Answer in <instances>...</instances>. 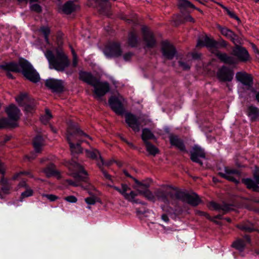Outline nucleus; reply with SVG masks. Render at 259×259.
Segmentation results:
<instances>
[{"label": "nucleus", "instance_id": "338daca9", "mask_svg": "<svg viewBox=\"0 0 259 259\" xmlns=\"http://www.w3.org/2000/svg\"><path fill=\"white\" fill-rule=\"evenodd\" d=\"M249 44L251 45L252 48L255 53L256 54L257 52H258L259 50L255 44L252 42H249Z\"/></svg>", "mask_w": 259, "mask_h": 259}, {"label": "nucleus", "instance_id": "09e8293b", "mask_svg": "<svg viewBox=\"0 0 259 259\" xmlns=\"http://www.w3.org/2000/svg\"><path fill=\"white\" fill-rule=\"evenodd\" d=\"M30 10L36 13H40L41 12V7L37 4H31L30 6Z\"/></svg>", "mask_w": 259, "mask_h": 259}, {"label": "nucleus", "instance_id": "39448f33", "mask_svg": "<svg viewBox=\"0 0 259 259\" xmlns=\"http://www.w3.org/2000/svg\"><path fill=\"white\" fill-rule=\"evenodd\" d=\"M219 28L222 35L230 39L235 44V48L233 50V53L235 56L242 60L243 59V49L241 46V40L231 30L221 26H219Z\"/></svg>", "mask_w": 259, "mask_h": 259}, {"label": "nucleus", "instance_id": "e2e57ef3", "mask_svg": "<svg viewBox=\"0 0 259 259\" xmlns=\"http://www.w3.org/2000/svg\"><path fill=\"white\" fill-rule=\"evenodd\" d=\"M236 77L238 81H240L241 82H243V73H237L236 74Z\"/></svg>", "mask_w": 259, "mask_h": 259}, {"label": "nucleus", "instance_id": "a19ab883", "mask_svg": "<svg viewBox=\"0 0 259 259\" xmlns=\"http://www.w3.org/2000/svg\"><path fill=\"white\" fill-rule=\"evenodd\" d=\"M16 124L12 125L8 119L2 118L0 119V128H4L8 126L14 127Z\"/></svg>", "mask_w": 259, "mask_h": 259}, {"label": "nucleus", "instance_id": "6ab92c4d", "mask_svg": "<svg viewBox=\"0 0 259 259\" xmlns=\"http://www.w3.org/2000/svg\"><path fill=\"white\" fill-rule=\"evenodd\" d=\"M207 206L211 210H218L220 212L222 211L223 213H226L228 212L233 210L231 205L226 203L218 204L215 202L211 201L208 203Z\"/></svg>", "mask_w": 259, "mask_h": 259}, {"label": "nucleus", "instance_id": "9b49d317", "mask_svg": "<svg viewBox=\"0 0 259 259\" xmlns=\"http://www.w3.org/2000/svg\"><path fill=\"white\" fill-rule=\"evenodd\" d=\"M142 32L145 47L148 48H154L156 46V40L152 32L146 26H143L142 27Z\"/></svg>", "mask_w": 259, "mask_h": 259}, {"label": "nucleus", "instance_id": "0eeeda50", "mask_svg": "<svg viewBox=\"0 0 259 259\" xmlns=\"http://www.w3.org/2000/svg\"><path fill=\"white\" fill-rule=\"evenodd\" d=\"M222 178L238 184L241 179V172L238 170L229 167H225L223 170L219 172Z\"/></svg>", "mask_w": 259, "mask_h": 259}, {"label": "nucleus", "instance_id": "bb28decb", "mask_svg": "<svg viewBox=\"0 0 259 259\" xmlns=\"http://www.w3.org/2000/svg\"><path fill=\"white\" fill-rule=\"evenodd\" d=\"M78 9V6L74 2L69 1L66 3L62 7V11L66 14H70Z\"/></svg>", "mask_w": 259, "mask_h": 259}, {"label": "nucleus", "instance_id": "f8f14e48", "mask_svg": "<svg viewBox=\"0 0 259 259\" xmlns=\"http://www.w3.org/2000/svg\"><path fill=\"white\" fill-rule=\"evenodd\" d=\"M104 53L107 57H118L121 55L122 50L118 43L113 42L106 47Z\"/></svg>", "mask_w": 259, "mask_h": 259}, {"label": "nucleus", "instance_id": "a878e982", "mask_svg": "<svg viewBox=\"0 0 259 259\" xmlns=\"http://www.w3.org/2000/svg\"><path fill=\"white\" fill-rule=\"evenodd\" d=\"M33 146L36 153H40L45 146V141L42 137H35L33 141Z\"/></svg>", "mask_w": 259, "mask_h": 259}, {"label": "nucleus", "instance_id": "5701e85b", "mask_svg": "<svg viewBox=\"0 0 259 259\" xmlns=\"http://www.w3.org/2000/svg\"><path fill=\"white\" fill-rule=\"evenodd\" d=\"M79 78L82 81L93 86L96 82L97 79L94 77L91 73L80 71L79 73Z\"/></svg>", "mask_w": 259, "mask_h": 259}, {"label": "nucleus", "instance_id": "c85d7f7f", "mask_svg": "<svg viewBox=\"0 0 259 259\" xmlns=\"http://www.w3.org/2000/svg\"><path fill=\"white\" fill-rule=\"evenodd\" d=\"M247 114L252 122L255 121L259 116V109L256 107L250 106L247 109Z\"/></svg>", "mask_w": 259, "mask_h": 259}, {"label": "nucleus", "instance_id": "2f4dec72", "mask_svg": "<svg viewBox=\"0 0 259 259\" xmlns=\"http://www.w3.org/2000/svg\"><path fill=\"white\" fill-rule=\"evenodd\" d=\"M137 191L140 194L143 195L148 200L155 202L156 196L149 190H142L140 189H137Z\"/></svg>", "mask_w": 259, "mask_h": 259}, {"label": "nucleus", "instance_id": "5fc2aeb1", "mask_svg": "<svg viewBox=\"0 0 259 259\" xmlns=\"http://www.w3.org/2000/svg\"><path fill=\"white\" fill-rule=\"evenodd\" d=\"M96 198L94 196L87 197L85 199V201L87 203L90 205H93L96 202Z\"/></svg>", "mask_w": 259, "mask_h": 259}, {"label": "nucleus", "instance_id": "4be33fe9", "mask_svg": "<svg viewBox=\"0 0 259 259\" xmlns=\"http://www.w3.org/2000/svg\"><path fill=\"white\" fill-rule=\"evenodd\" d=\"M216 56L223 63L229 65H233L237 63V60L232 56H228L226 53L216 51L215 53Z\"/></svg>", "mask_w": 259, "mask_h": 259}, {"label": "nucleus", "instance_id": "f03ea898", "mask_svg": "<svg viewBox=\"0 0 259 259\" xmlns=\"http://www.w3.org/2000/svg\"><path fill=\"white\" fill-rule=\"evenodd\" d=\"M67 140L69 144L70 148L72 153H79L82 152L80 147L81 142L83 137L91 139V138L78 128V125L71 120L67 122Z\"/></svg>", "mask_w": 259, "mask_h": 259}, {"label": "nucleus", "instance_id": "dca6fc26", "mask_svg": "<svg viewBox=\"0 0 259 259\" xmlns=\"http://www.w3.org/2000/svg\"><path fill=\"white\" fill-rule=\"evenodd\" d=\"M93 87L94 88V93L97 97L104 96L110 90L108 83L106 82H100L98 80Z\"/></svg>", "mask_w": 259, "mask_h": 259}, {"label": "nucleus", "instance_id": "cd10ccee", "mask_svg": "<svg viewBox=\"0 0 259 259\" xmlns=\"http://www.w3.org/2000/svg\"><path fill=\"white\" fill-rule=\"evenodd\" d=\"M216 45L217 42L205 36L203 40H198L196 47H199L205 46L208 48H213L215 47Z\"/></svg>", "mask_w": 259, "mask_h": 259}, {"label": "nucleus", "instance_id": "864d4df0", "mask_svg": "<svg viewBox=\"0 0 259 259\" xmlns=\"http://www.w3.org/2000/svg\"><path fill=\"white\" fill-rule=\"evenodd\" d=\"M64 200L70 203H76L77 201V198L73 195L65 197Z\"/></svg>", "mask_w": 259, "mask_h": 259}, {"label": "nucleus", "instance_id": "423d86ee", "mask_svg": "<svg viewBox=\"0 0 259 259\" xmlns=\"http://www.w3.org/2000/svg\"><path fill=\"white\" fill-rule=\"evenodd\" d=\"M125 122L128 125L136 132L140 130V127L147 124L150 120L145 116L138 117L132 113H127L125 115Z\"/></svg>", "mask_w": 259, "mask_h": 259}, {"label": "nucleus", "instance_id": "ea45409f", "mask_svg": "<svg viewBox=\"0 0 259 259\" xmlns=\"http://www.w3.org/2000/svg\"><path fill=\"white\" fill-rule=\"evenodd\" d=\"M112 187L122 195H123L124 194V192H127V191L130 190V188L126 184H122L121 189H120L116 186H112Z\"/></svg>", "mask_w": 259, "mask_h": 259}, {"label": "nucleus", "instance_id": "c9c22d12", "mask_svg": "<svg viewBox=\"0 0 259 259\" xmlns=\"http://www.w3.org/2000/svg\"><path fill=\"white\" fill-rule=\"evenodd\" d=\"M52 116L50 111L48 109H46V114L40 117V120L41 122L45 124H47L49 120L52 118Z\"/></svg>", "mask_w": 259, "mask_h": 259}, {"label": "nucleus", "instance_id": "79ce46f5", "mask_svg": "<svg viewBox=\"0 0 259 259\" xmlns=\"http://www.w3.org/2000/svg\"><path fill=\"white\" fill-rule=\"evenodd\" d=\"M113 161H114L113 160H110L108 161L105 162L101 156H100V162H97V165L100 168H101L103 165H106L107 166H110L112 164Z\"/></svg>", "mask_w": 259, "mask_h": 259}, {"label": "nucleus", "instance_id": "c756f323", "mask_svg": "<svg viewBox=\"0 0 259 259\" xmlns=\"http://www.w3.org/2000/svg\"><path fill=\"white\" fill-rule=\"evenodd\" d=\"M244 184L246 186L247 188L251 190L253 192H259V186L251 179H244Z\"/></svg>", "mask_w": 259, "mask_h": 259}, {"label": "nucleus", "instance_id": "58836bf2", "mask_svg": "<svg viewBox=\"0 0 259 259\" xmlns=\"http://www.w3.org/2000/svg\"><path fill=\"white\" fill-rule=\"evenodd\" d=\"M54 165L51 164L49 166L46 167L43 170V171L48 177H50L55 174V170L54 169Z\"/></svg>", "mask_w": 259, "mask_h": 259}, {"label": "nucleus", "instance_id": "f704fd0d", "mask_svg": "<svg viewBox=\"0 0 259 259\" xmlns=\"http://www.w3.org/2000/svg\"><path fill=\"white\" fill-rule=\"evenodd\" d=\"M178 6L181 10L185 9L187 8H195L194 6L187 0H178Z\"/></svg>", "mask_w": 259, "mask_h": 259}, {"label": "nucleus", "instance_id": "4d7b16f0", "mask_svg": "<svg viewBox=\"0 0 259 259\" xmlns=\"http://www.w3.org/2000/svg\"><path fill=\"white\" fill-rule=\"evenodd\" d=\"M72 53L73 55V61H72V66L74 67H76L77 65V55L75 53L74 50L72 49Z\"/></svg>", "mask_w": 259, "mask_h": 259}, {"label": "nucleus", "instance_id": "69168bd1", "mask_svg": "<svg viewBox=\"0 0 259 259\" xmlns=\"http://www.w3.org/2000/svg\"><path fill=\"white\" fill-rule=\"evenodd\" d=\"M100 169L102 170L103 174L106 179L110 180H111V176L110 175H109L105 170H104L102 168V167H101V168H100Z\"/></svg>", "mask_w": 259, "mask_h": 259}, {"label": "nucleus", "instance_id": "4468645a", "mask_svg": "<svg viewBox=\"0 0 259 259\" xmlns=\"http://www.w3.org/2000/svg\"><path fill=\"white\" fill-rule=\"evenodd\" d=\"M45 85L54 92H62L64 89V82L62 80L50 78L46 80Z\"/></svg>", "mask_w": 259, "mask_h": 259}, {"label": "nucleus", "instance_id": "7ed1b4c3", "mask_svg": "<svg viewBox=\"0 0 259 259\" xmlns=\"http://www.w3.org/2000/svg\"><path fill=\"white\" fill-rule=\"evenodd\" d=\"M45 56L49 61L50 68L58 71H63L69 65L67 57L61 50L57 51L56 57L51 51L48 50L45 53Z\"/></svg>", "mask_w": 259, "mask_h": 259}, {"label": "nucleus", "instance_id": "72a5a7b5", "mask_svg": "<svg viewBox=\"0 0 259 259\" xmlns=\"http://www.w3.org/2000/svg\"><path fill=\"white\" fill-rule=\"evenodd\" d=\"M154 138V135L148 128H144L142 131V138L145 143L148 142V140Z\"/></svg>", "mask_w": 259, "mask_h": 259}, {"label": "nucleus", "instance_id": "4c0bfd02", "mask_svg": "<svg viewBox=\"0 0 259 259\" xmlns=\"http://www.w3.org/2000/svg\"><path fill=\"white\" fill-rule=\"evenodd\" d=\"M232 247L241 252L243 250V241L241 239H237L233 242Z\"/></svg>", "mask_w": 259, "mask_h": 259}, {"label": "nucleus", "instance_id": "2eb2a0df", "mask_svg": "<svg viewBox=\"0 0 259 259\" xmlns=\"http://www.w3.org/2000/svg\"><path fill=\"white\" fill-rule=\"evenodd\" d=\"M161 51L163 56L168 60L172 59L176 54L174 46L167 41L162 42Z\"/></svg>", "mask_w": 259, "mask_h": 259}, {"label": "nucleus", "instance_id": "49530a36", "mask_svg": "<svg viewBox=\"0 0 259 259\" xmlns=\"http://www.w3.org/2000/svg\"><path fill=\"white\" fill-rule=\"evenodd\" d=\"M42 197H46L50 201L53 202L58 200L59 198L58 196L54 195V194H42Z\"/></svg>", "mask_w": 259, "mask_h": 259}, {"label": "nucleus", "instance_id": "393cba45", "mask_svg": "<svg viewBox=\"0 0 259 259\" xmlns=\"http://www.w3.org/2000/svg\"><path fill=\"white\" fill-rule=\"evenodd\" d=\"M128 44L132 47H136L138 46L139 40L138 39V33L135 30H131L128 36Z\"/></svg>", "mask_w": 259, "mask_h": 259}, {"label": "nucleus", "instance_id": "ddd939ff", "mask_svg": "<svg viewBox=\"0 0 259 259\" xmlns=\"http://www.w3.org/2000/svg\"><path fill=\"white\" fill-rule=\"evenodd\" d=\"M216 75L221 81H230L233 78V72L226 66H223L219 68Z\"/></svg>", "mask_w": 259, "mask_h": 259}, {"label": "nucleus", "instance_id": "c03bdc74", "mask_svg": "<svg viewBox=\"0 0 259 259\" xmlns=\"http://www.w3.org/2000/svg\"><path fill=\"white\" fill-rule=\"evenodd\" d=\"M135 182L139 186V188L137 189H140L142 190H149L148 188L150 186V184L148 183H143L139 182L136 179H134Z\"/></svg>", "mask_w": 259, "mask_h": 259}, {"label": "nucleus", "instance_id": "774afa93", "mask_svg": "<svg viewBox=\"0 0 259 259\" xmlns=\"http://www.w3.org/2000/svg\"><path fill=\"white\" fill-rule=\"evenodd\" d=\"M19 186L20 187H24L26 188H29L25 181H22L19 184Z\"/></svg>", "mask_w": 259, "mask_h": 259}, {"label": "nucleus", "instance_id": "de8ad7c7", "mask_svg": "<svg viewBox=\"0 0 259 259\" xmlns=\"http://www.w3.org/2000/svg\"><path fill=\"white\" fill-rule=\"evenodd\" d=\"M220 5L227 12V14L232 18H234L236 19L239 22H241V20L239 19V18L235 15V14L232 11H230L227 7L224 6L223 5L220 4Z\"/></svg>", "mask_w": 259, "mask_h": 259}, {"label": "nucleus", "instance_id": "bf43d9fd", "mask_svg": "<svg viewBox=\"0 0 259 259\" xmlns=\"http://www.w3.org/2000/svg\"><path fill=\"white\" fill-rule=\"evenodd\" d=\"M133 56V54L132 53L128 52V53H125L123 55V59L125 61H129L131 59V58Z\"/></svg>", "mask_w": 259, "mask_h": 259}, {"label": "nucleus", "instance_id": "a18cd8bd", "mask_svg": "<svg viewBox=\"0 0 259 259\" xmlns=\"http://www.w3.org/2000/svg\"><path fill=\"white\" fill-rule=\"evenodd\" d=\"M33 193V192L32 189L29 188H26V191L21 193L20 200L22 201L23 199L24 198L32 196Z\"/></svg>", "mask_w": 259, "mask_h": 259}, {"label": "nucleus", "instance_id": "7c9ffc66", "mask_svg": "<svg viewBox=\"0 0 259 259\" xmlns=\"http://www.w3.org/2000/svg\"><path fill=\"white\" fill-rule=\"evenodd\" d=\"M86 156L92 159H95L98 162H100V153L96 149L91 150H85Z\"/></svg>", "mask_w": 259, "mask_h": 259}, {"label": "nucleus", "instance_id": "f257e3e1", "mask_svg": "<svg viewBox=\"0 0 259 259\" xmlns=\"http://www.w3.org/2000/svg\"><path fill=\"white\" fill-rule=\"evenodd\" d=\"M0 68L8 71L22 72L27 79L34 83L40 80L38 73L32 66L27 61L23 59H20L18 63L14 62L6 63L0 65Z\"/></svg>", "mask_w": 259, "mask_h": 259}, {"label": "nucleus", "instance_id": "f3484780", "mask_svg": "<svg viewBox=\"0 0 259 259\" xmlns=\"http://www.w3.org/2000/svg\"><path fill=\"white\" fill-rule=\"evenodd\" d=\"M6 111L10 119L14 121L11 122L9 121L10 122L12 125L16 124L14 127L16 126L17 123L16 122L19 119L21 115L20 110L15 105L12 104L6 108ZM8 120H10L9 119Z\"/></svg>", "mask_w": 259, "mask_h": 259}, {"label": "nucleus", "instance_id": "412c9836", "mask_svg": "<svg viewBox=\"0 0 259 259\" xmlns=\"http://www.w3.org/2000/svg\"><path fill=\"white\" fill-rule=\"evenodd\" d=\"M109 103L112 109L117 114L121 115L124 110L121 102L116 98L112 97L109 100Z\"/></svg>", "mask_w": 259, "mask_h": 259}, {"label": "nucleus", "instance_id": "b1692460", "mask_svg": "<svg viewBox=\"0 0 259 259\" xmlns=\"http://www.w3.org/2000/svg\"><path fill=\"white\" fill-rule=\"evenodd\" d=\"M169 141L171 145L175 146L181 151L186 152L183 141L177 136L171 135L169 137Z\"/></svg>", "mask_w": 259, "mask_h": 259}, {"label": "nucleus", "instance_id": "052dcab7", "mask_svg": "<svg viewBox=\"0 0 259 259\" xmlns=\"http://www.w3.org/2000/svg\"><path fill=\"white\" fill-rule=\"evenodd\" d=\"M11 189V186L10 184L5 185V186H2V190L5 193H8L10 189Z\"/></svg>", "mask_w": 259, "mask_h": 259}, {"label": "nucleus", "instance_id": "aec40b11", "mask_svg": "<svg viewBox=\"0 0 259 259\" xmlns=\"http://www.w3.org/2000/svg\"><path fill=\"white\" fill-rule=\"evenodd\" d=\"M253 76L251 74L244 71V91H249L252 93H255L256 91L253 87Z\"/></svg>", "mask_w": 259, "mask_h": 259}, {"label": "nucleus", "instance_id": "6e6d98bb", "mask_svg": "<svg viewBox=\"0 0 259 259\" xmlns=\"http://www.w3.org/2000/svg\"><path fill=\"white\" fill-rule=\"evenodd\" d=\"M244 232H252L255 230V229L253 228V225L250 224L249 226H247L246 224L244 223Z\"/></svg>", "mask_w": 259, "mask_h": 259}, {"label": "nucleus", "instance_id": "8fccbe9b", "mask_svg": "<svg viewBox=\"0 0 259 259\" xmlns=\"http://www.w3.org/2000/svg\"><path fill=\"white\" fill-rule=\"evenodd\" d=\"M179 66L184 70H188L190 69L191 65L187 63L182 61H179Z\"/></svg>", "mask_w": 259, "mask_h": 259}, {"label": "nucleus", "instance_id": "6e6552de", "mask_svg": "<svg viewBox=\"0 0 259 259\" xmlns=\"http://www.w3.org/2000/svg\"><path fill=\"white\" fill-rule=\"evenodd\" d=\"M16 101L21 105L24 106L26 113H32L35 109V104L33 99H29L26 94H21L16 97Z\"/></svg>", "mask_w": 259, "mask_h": 259}, {"label": "nucleus", "instance_id": "20e7f679", "mask_svg": "<svg viewBox=\"0 0 259 259\" xmlns=\"http://www.w3.org/2000/svg\"><path fill=\"white\" fill-rule=\"evenodd\" d=\"M179 191L170 187L164 189H158L155 192L156 198L166 204L176 206L178 205Z\"/></svg>", "mask_w": 259, "mask_h": 259}, {"label": "nucleus", "instance_id": "37998d69", "mask_svg": "<svg viewBox=\"0 0 259 259\" xmlns=\"http://www.w3.org/2000/svg\"><path fill=\"white\" fill-rule=\"evenodd\" d=\"M40 31L44 34L45 36V40L47 43H49V35L50 33V29L48 27H42L40 29Z\"/></svg>", "mask_w": 259, "mask_h": 259}, {"label": "nucleus", "instance_id": "0e129e2a", "mask_svg": "<svg viewBox=\"0 0 259 259\" xmlns=\"http://www.w3.org/2000/svg\"><path fill=\"white\" fill-rule=\"evenodd\" d=\"M184 20L186 22L187 21H189V22H191L192 23H194L195 22V20L194 19V18H193L190 15H188L187 16H186L184 18Z\"/></svg>", "mask_w": 259, "mask_h": 259}, {"label": "nucleus", "instance_id": "603ef678", "mask_svg": "<svg viewBox=\"0 0 259 259\" xmlns=\"http://www.w3.org/2000/svg\"><path fill=\"white\" fill-rule=\"evenodd\" d=\"M251 57L248 53V51L244 48V63L246 62H251Z\"/></svg>", "mask_w": 259, "mask_h": 259}, {"label": "nucleus", "instance_id": "680f3d73", "mask_svg": "<svg viewBox=\"0 0 259 259\" xmlns=\"http://www.w3.org/2000/svg\"><path fill=\"white\" fill-rule=\"evenodd\" d=\"M0 184L2 186H5L9 184L8 181L7 179L4 177H2L0 181Z\"/></svg>", "mask_w": 259, "mask_h": 259}, {"label": "nucleus", "instance_id": "a211bd4d", "mask_svg": "<svg viewBox=\"0 0 259 259\" xmlns=\"http://www.w3.org/2000/svg\"><path fill=\"white\" fill-rule=\"evenodd\" d=\"M205 157V154L203 150L197 146H195L191 151L190 158L192 161L199 163L200 165H202L203 163L199 158H204Z\"/></svg>", "mask_w": 259, "mask_h": 259}, {"label": "nucleus", "instance_id": "13d9d810", "mask_svg": "<svg viewBox=\"0 0 259 259\" xmlns=\"http://www.w3.org/2000/svg\"><path fill=\"white\" fill-rule=\"evenodd\" d=\"M244 248L247 244L251 245V239L250 236L247 235H244Z\"/></svg>", "mask_w": 259, "mask_h": 259}, {"label": "nucleus", "instance_id": "1a4fd4ad", "mask_svg": "<svg viewBox=\"0 0 259 259\" xmlns=\"http://www.w3.org/2000/svg\"><path fill=\"white\" fill-rule=\"evenodd\" d=\"M69 168L78 171L72 174L73 177L77 181H85L88 179V173L83 167L75 161H71Z\"/></svg>", "mask_w": 259, "mask_h": 259}, {"label": "nucleus", "instance_id": "473e14b6", "mask_svg": "<svg viewBox=\"0 0 259 259\" xmlns=\"http://www.w3.org/2000/svg\"><path fill=\"white\" fill-rule=\"evenodd\" d=\"M146 145V150L151 155L155 156L156 154L159 153V150L155 146L151 144L149 142H146L145 143Z\"/></svg>", "mask_w": 259, "mask_h": 259}, {"label": "nucleus", "instance_id": "3c124183", "mask_svg": "<svg viewBox=\"0 0 259 259\" xmlns=\"http://www.w3.org/2000/svg\"><path fill=\"white\" fill-rule=\"evenodd\" d=\"M253 176L256 184H259V167L255 166Z\"/></svg>", "mask_w": 259, "mask_h": 259}, {"label": "nucleus", "instance_id": "9d476101", "mask_svg": "<svg viewBox=\"0 0 259 259\" xmlns=\"http://www.w3.org/2000/svg\"><path fill=\"white\" fill-rule=\"evenodd\" d=\"M181 200L193 206H196L200 202V199L196 193L187 194L179 191L178 194V201Z\"/></svg>", "mask_w": 259, "mask_h": 259}, {"label": "nucleus", "instance_id": "e433bc0d", "mask_svg": "<svg viewBox=\"0 0 259 259\" xmlns=\"http://www.w3.org/2000/svg\"><path fill=\"white\" fill-rule=\"evenodd\" d=\"M137 195V194L134 191H131L130 193H127L126 192H124V194H123V196L125 199L128 200V201L134 202L135 203H138L139 201L138 200H135V198Z\"/></svg>", "mask_w": 259, "mask_h": 259}]
</instances>
